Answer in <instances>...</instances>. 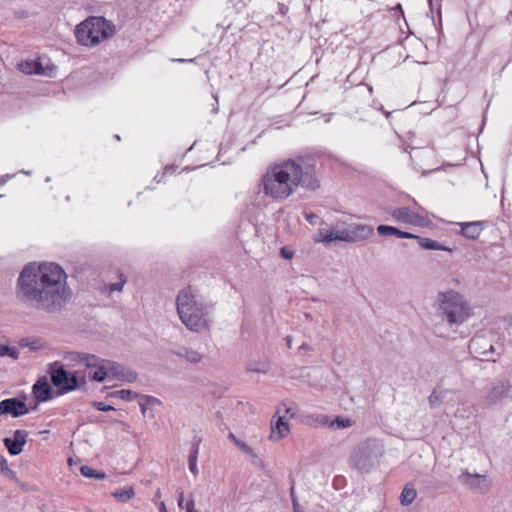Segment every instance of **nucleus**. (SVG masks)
I'll return each mask as SVG.
<instances>
[{"mask_svg": "<svg viewBox=\"0 0 512 512\" xmlns=\"http://www.w3.org/2000/svg\"><path fill=\"white\" fill-rule=\"evenodd\" d=\"M66 278L64 269L56 263H29L18 277L16 297L27 307L59 313L72 297Z\"/></svg>", "mask_w": 512, "mask_h": 512, "instance_id": "1", "label": "nucleus"}, {"mask_svg": "<svg viewBox=\"0 0 512 512\" xmlns=\"http://www.w3.org/2000/svg\"><path fill=\"white\" fill-rule=\"evenodd\" d=\"M265 195L276 199L288 198L297 187L315 191L320 187L313 159L299 157L274 165L262 178Z\"/></svg>", "mask_w": 512, "mask_h": 512, "instance_id": "2", "label": "nucleus"}, {"mask_svg": "<svg viewBox=\"0 0 512 512\" xmlns=\"http://www.w3.org/2000/svg\"><path fill=\"white\" fill-rule=\"evenodd\" d=\"M176 305L179 318L188 330L200 333L209 329L213 305L201 299L191 286L179 292Z\"/></svg>", "mask_w": 512, "mask_h": 512, "instance_id": "3", "label": "nucleus"}, {"mask_svg": "<svg viewBox=\"0 0 512 512\" xmlns=\"http://www.w3.org/2000/svg\"><path fill=\"white\" fill-rule=\"evenodd\" d=\"M436 315L450 327L463 324L471 315L464 297L453 290L440 292L437 297Z\"/></svg>", "mask_w": 512, "mask_h": 512, "instance_id": "4", "label": "nucleus"}, {"mask_svg": "<svg viewBox=\"0 0 512 512\" xmlns=\"http://www.w3.org/2000/svg\"><path fill=\"white\" fill-rule=\"evenodd\" d=\"M115 32V25L100 16H90L75 28L77 41L84 46H95L110 38Z\"/></svg>", "mask_w": 512, "mask_h": 512, "instance_id": "5", "label": "nucleus"}, {"mask_svg": "<svg viewBox=\"0 0 512 512\" xmlns=\"http://www.w3.org/2000/svg\"><path fill=\"white\" fill-rule=\"evenodd\" d=\"M47 372L50 375L52 385L57 389V395H64L86 384L84 374L78 376V371L66 370L60 361L50 363Z\"/></svg>", "mask_w": 512, "mask_h": 512, "instance_id": "6", "label": "nucleus"}, {"mask_svg": "<svg viewBox=\"0 0 512 512\" xmlns=\"http://www.w3.org/2000/svg\"><path fill=\"white\" fill-rule=\"evenodd\" d=\"M381 456L379 445L372 440H367L355 447L350 456V464L361 474L371 472Z\"/></svg>", "mask_w": 512, "mask_h": 512, "instance_id": "7", "label": "nucleus"}, {"mask_svg": "<svg viewBox=\"0 0 512 512\" xmlns=\"http://www.w3.org/2000/svg\"><path fill=\"white\" fill-rule=\"evenodd\" d=\"M492 336L485 334H478L472 337L469 342V350L475 354V357L480 358L484 361H496L494 355L500 356V352H496V349L492 343Z\"/></svg>", "mask_w": 512, "mask_h": 512, "instance_id": "8", "label": "nucleus"}, {"mask_svg": "<svg viewBox=\"0 0 512 512\" xmlns=\"http://www.w3.org/2000/svg\"><path fill=\"white\" fill-rule=\"evenodd\" d=\"M19 69L25 74H36L54 77L56 66L50 63V59L48 57L44 56L20 63Z\"/></svg>", "mask_w": 512, "mask_h": 512, "instance_id": "9", "label": "nucleus"}, {"mask_svg": "<svg viewBox=\"0 0 512 512\" xmlns=\"http://www.w3.org/2000/svg\"><path fill=\"white\" fill-rule=\"evenodd\" d=\"M391 216L400 223L427 228L432 225L431 220L419 212L412 211L409 207H400L392 211Z\"/></svg>", "mask_w": 512, "mask_h": 512, "instance_id": "10", "label": "nucleus"}, {"mask_svg": "<svg viewBox=\"0 0 512 512\" xmlns=\"http://www.w3.org/2000/svg\"><path fill=\"white\" fill-rule=\"evenodd\" d=\"M459 482L475 493H484L490 486V479L486 475L470 474L468 471L462 472L458 476Z\"/></svg>", "mask_w": 512, "mask_h": 512, "instance_id": "11", "label": "nucleus"}, {"mask_svg": "<svg viewBox=\"0 0 512 512\" xmlns=\"http://www.w3.org/2000/svg\"><path fill=\"white\" fill-rule=\"evenodd\" d=\"M26 395L23 399L20 397L7 398L0 402V415L10 414L12 417H20L29 413V408L25 403Z\"/></svg>", "mask_w": 512, "mask_h": 512, "instance_id": "12", "label": "nucleus"}, {"mask_svg": "<svg viewBox=\"0 0 512 512\" xmlns=\"http://www.w3.org/2000/svg\"><path fill=\"white\" fill-rule=\"evenodd\" d=\"M512 393V385L508 378L499 379L492 383L490 390L486 395L488 404H496L503 398H507Z\"/></svg>", "mask_w": 512, "mask_h": 512, "instance_id": "13", "label": "nucleus"}, {"mask_svg": "<svg viewBox=\"0 0 512 512\" xmlns=\"http://www.w3.org/2000/svg\"><path fill=\"white\" fill-rule=\"evenodd\" d=\"M345 242L354 243L369 239L374 234V228L366 224L352 223L344 227Z\"/></svg>", "mask_w": 512, "mask_h": 512, "instance_id": "14", "label": "nucleus"}, {"mask_svg": "<svg viewBox=\"0 0 512 512\" xmlns=\"http://www.w3.org/2000/svg\"><path fill=\"white\" fill-rule=\"evenodd\" d=\"M32 396L37 403L47 402L54 398L55 392L46 376L38 378L32 386Z\"/></svg>", "mask_w": 512, "mask_h": 512, "instance_id": "15", "label": "nucleus"}, {"mask_svg": "<svg viewBox=\"0 0 512 512\" xmlns=\"http://www.w3.org/2000/svg\"><path fill=\"white\" fill-rule=\"evenodd\" d=\"M28 431L18 429L13 432V437L3 439V444L12 456H17L22 453L23 447L27 443Z\"/></svg>", "mask_w": 512, "mask_h": 512, "instance_id": "16", "label": "nucleus"}, {"mask_svg": "<svg viewBox=\"0 0 512 512\" xmlns=\"http://www.w3.org/2000/svg\"><path fill=\"white\" fill-rule=\"evenodd\" d=\"M110 370V376L121 381H125L128 383H133L137 380V373L127 367H124L118 362L111 361L110 367L108 368Z\"/></svg>", "mask_w": 512, "mask_h": 512, "instance_id": "17", "label": "nucleus"}, {"mask_svg": "<svg viewBox=\"0 0 512 512\" xmlns=\"http://www.w3.org/2000/svg\"><path fill=\"white\" fill-rule=\"evenodd\" d=\"M137 399H139L142 415L151 419L155 418V409L157 406H161L162 402L154 396L144 394H139Z\"/></svg>", "mask_w": 512, "mask_h": 512, "instance_id": "18", "label": "nucleus"}, {"mask_svg": "<svg viewBox=\"0 0 512 512\" xmlns=\"http://www.w3.org/2000/svg\"><path fill=\"white\" fill-rule=\"evenodd\" d=\"M460 234L469 239L476 240L484 229L485 222L483 221H472V222H460Z\"/></svg>", "mask_w": 512, "mask_h": 512, "instance_id": "19", "label": "nucleus"}, {"mask_svg": "<svg viewBox=\"0 0 512 512\" xmlns=\"http://www.w3.org/2000/svg\"><path fill=\"white\" fill-rule=\"evenodd\" d=\"M170 353L177 357L184 358L186 361L192 364L199 363L203 358V355L201 353L185 346L179 347L177 349H172L170 350Z\"/></svg>", "mask_w": 512, "mask_h": 512, "instance_id": "20", "label": "nucleus"}, {"mask_svg": "<svg viewBox=\"0 0 512 512\" xmlns=\"http://www.w3.org/2000/svg\"><path fill=\"white\" fill-rule=\"evenodd\" d=\"M320 238L317 241L330 243L333 241H344L345 242V231L344 227L340 228L338 226L333 227L331 230L321 229L319 231Z\"/></svg>", "mask_w": 512, "mask_h": 512, "instance_id": "21", "label": "nucleus"}, {"mask_svg": "<svg viewBox=\"0 0 512 512\" xmlns=\"http://www.w3.org/2000/svg\"><path fill=\"white\" fill-rule=\"evenodd\" d=\"M411 239H415L418 242L419 246L425 250H440L447 252L453 251L452 248L445 246L439 243L438 241L432 240L430 238H425L414 234V237H412Z\"/></svg>", "mask_w": 512, "mask_h": 512, "instance_id": "22", "label": "nucleus"}, {"mask_svg": "<svg viewBox=\"0 0 512 512\" xmlns=\"http://www.w3.org/2000/svg\"><path fill=\"white\" fill-rule=\"evenodd\" d=\"M377 233L380 236H384V237L385 236H395V237L403 238V239H410V238L414 237L413 233H410L407 231H402V230L398 229L397 227L390 226V225H384V224H381L377 227Z\"/></svg>", "mask_w": 512, "mask_h": 512, "instance_id": "23", "label": "nucleus"}, {"mask_svg": "<svg viewBox=\"0 0 512 512\" xmlns=\"http://www.w3.org/2000/svg\"><path fill=\"white\" fill-rule=\"evenodd\" d=\"M110 360H106L102 362L101 365L96 367V370L93 373L89 374V378L91 381L95 382H103L108 376H110Z\"/></svg>", "mask_w": 512, "mask_h": 512, "instance_id": "24", "label": "nucleus"}, {"mask_svg": "<svg viewBox=\"0 0 512 512\" xmlns=\"http://www.w3.org/2000/svg\"><path fill=\"white\" fill-rule=\"evenodd\" d=\"M417 491L412 484L408 483L400 494V503L403 506H409L416 499Z\"/></svg>", "mask_w": 512, "mask_h": 512, "instance_id": "25", "label": "nucleus"}, {"mask_svg": "<svg viewBox=\"0 0 512 512\" xmlns=\"http://www.w3.org/2000/svg\"><path fill=\"white\" fill-rule=\"evenodd\" d=\"M271 430V439L274 438L275 434H277V439H282L289 431V426L288 423L283 420V417H279L277 421L271 425Z\"/></svg>", "mask_w": 512, "mask_h": 512, "instance_id": "26", "label": "nucleus"}, {"mask_svg": "<svg viewBox=\"0 0 512 512\" xmlns=\"http://www.w3.org/2000/svg\"><path fill=\"white\" fill-rule=\"evenodd\" d=\"M199 443H200V440L193 443L191 450L189 452V456H188L189 470L191 471V473L194 476H196L198 474L197 458H198V453H199Z\"/></svg>", "mask_w": 512, "mask_h": 512, "instance_id": "27", "label": "nucleus"}, {"mask_svg": "<svg viewBox=\"0 0 512 512\" xmlns=\"http://www.w3.org/2000/svg\"><path fill=\"white\" fill-rule=\"evenodd\" d=\"M112 496L121 503H126L135 496L132 486H127L112 493Z\"/></svg>", "mask_w": 512, "mask_h": 512, "instance_id": "28", "label": "nucleus"}, {"mask_svg": "<svg viewBox=\"0 0 512 512\" xmlns=\"http://www.w3.org/2000/svg\"><path fill=\"white\" fill-rule=\"evenodd\" d=\"M140 393L134 392L130 389H122L110 392L107 397L111 398H119L122 400L131 401L133 399H137Z\"/></svg>", "mask_w": 512, "mask_h": 512, "instance_id": "29", "label": "nucleus"}, {"mask_svg": "<svg viewBox=\"0 0 512 512\" xmlns=\"http://www.w3.org/2000/svg\"><path fill=\"white\" fill-rule=\"evenodd\" d=\"M80 472L86 478H93L97 480H104L106 478V474L104 472L96 470L88 465H82L80 467Z\"/></svg>", "mask_w": 512, "mask_h": 512, "instance_id": "30", "label": "nucleus"}, {"mask_svg": "<svg viewBox=\"0 0 512 512\" xmlns=\"http://www.w3.org/2000/svg\"><path fill=\"white\" fill-rule=\"evenodd\" d=\"M106 359H102L96 355L85 353L83 363L87 368H96L101 365Z\"/></svg>", "mask_w": 512, "mask_h": 512, "instance_id": "31", "label": "nucleus"}, {"mask_svg": "<svg viewBox=\"0 0 512 512\" xmlns=\"http://www.w3.org/2000/svg\"><path fill=\"white\" fill-rule=\"evenodd\" d=\"M0 471L4 476H6L10 479L16 478V472L9 469L6 458L1 454H0Z\"/></svg>", "mask_w": 512, "mask_h": 512, "instance_id": "32", "label": "nucleus"}, {"mask_svg": "<svg viewBox=\"0 0 512 512\" xmlns=\"http://www.w3.org/2000/svg\"><path fill=\"white\" fill-rule=\"evenodd\" d=\"M0 356H7L13 359H17L19 356V352L15 347H11L9 345H0Z\"/></svg>", "mask_w": 512, "mask_h": 512, "instance_id": "33", "label": "nucleus"}, {"mask_svg": "<svg viewBox=\"0 0 512 512\" xmlns=\"http://www.w3.org/2000/svg\"><path fill=\"white\" fill-rule=\"evenodd\" d=\"M228 438L234 442V444L246 454H251L252 449L244 441L239 440L232 432L228 434Z\"/></svg>", "mask_w": 512, "mask_h": 512, "instance_id": "34", "label": "nucleus"}, {"mask_svg": "<svg viewBox=\"0 0 512 512\" xmlns=\"http://www.w3.org/2000/svg\"><path fill=\"white\" fill-rule=\"evenodd\" d=\"M85 353L70 351L65 353V359L71 362L83 363Z\"/></svg>", "mask_w": 512, "mask_h": 512, "instance_id": "35", "label": "nucleus"}, {"mask_svg": "<svg viewBox=\"0 0 512 512\" xmlns=\"http://www.w3.org/2000/svg\"><path fill=\"white\" fill-rule=\"evenodd\" d=\"M120 281L116 283H111L107 286V290L109 293H112L114 291H122L124 284L126 283L127 279L123 274H120Z\"/></svg>", "mask_w": 512, "mask_h": 512, "instance_id": "36", "label": "nucleus"}, {"mask_svg": "<svg viewBox=\"0 0 512 512\" xmlns=\"http://www.w3.org/2000/svg\"><path fill=\"white\" fill-rule=\"evenodd\" d=\"M352 425V421L349 418L337 416L332 422V426H336L339 429L348 428Z\"/></svg>", "mask_w": 512, "mask_h": 512, "instance_id": "37", "label": "nucleus"}, {"mask_svg": "<svg viewBox=\"0 0 512 512\" xmlns=\"http://www.w3.org/2000/svg\"><path fill=\"white\" fill-rule=\"evenodd\" d=\"M428 401L431 408H436L440 405L442 399L441 396L434 390L428 397Z\"/></svg>", "mask_w": 512, "mask_h": 512, "instance_id": "38", "label": "nucleus"}, {"mask_svg": "<svg viewBox=\"0 0 512 512\" xmlns=\"http://www.w3.org/2000/svg\"><path fill=\"white\" fill-rule=\"evenodd\" d=\"M290 496L293 505V512H302L300 504L298 503V500L295 495L294 485H292L290 488Z\"/></svg>", "mask_w": 512, "mask_h": 512, "instance_id": "39", "label": "nucleus"}, {"mask_svg": "<svg viewBox=\"0 0 512 512\" xmlns=\"http://www.w3.org/2000/svg\"><path fill=\"white\" fill-rule=\"evenodd\" d=\"M93 407L95 409H97L98 411H102V412H108V411H112V410H115V408L109 404H105L103 402H93Z\"/></svg>", "mask_w": 512, "mask_h": 512, "instance_id": "40", "label": "nucleus"}, {"mask_svg": "<svg viewBox=\"0 0 512 512\" xmlns=\"http://www.w3.org/2000/svg\"><path fill=\"white\" fill-rule=\"evenodd\" d=\"M184 509L186 510V512H197V510L195 509V501L192 496L186 502Z\"/></svg>", "mask_w": 512, "mask_h": 512, "instance_id": "41", "label": "nucleus"}, {"mask_svg": "<svg viewBox=\"0 0 512 512\" xmlns=\"http://www.w3.org/2000/svg\"><path fill=\"white\" fill-rule=\"evenodd\" d=\"M280 256L284 259H291L293 257V252L287 247H282L280 249Z\"/></svg>", "mask_w": 512, "mask_h": 512, "instance_id": "42", "label": "nucleus"}, {"mask_svg": "<svg viewBox=\"0 0 512 512\" xmlns=\"http://www.w3.org/2000/svg\"><path fill=\"white\" fill-rule=\"evenodd\" d=\"M13 14H14V17L17 18V19H24V18H27L29 16L28 11H26L24 9L15 10L13 12Z\"/></svg>", "mask_w": 512, "mask_h": 512, "instance_id": "43", "label": "nucleus"}, {"mask_svg": "<svg viewBox=\"0 0 512 512\" xmlns=\"http://www.w3.org/2000/svg\"><path fill=\"white\" fill-rule=\"evenodd\" d=\"M305 218L310 224L314 225V224H316V220L318 219V216L314 213H309V214H306Z\"/></svg>", "mask_w": 512, "mask_h": 512, "instance_id": "44", "label": "nucleus"}, {"mask_svg": "<svg viewBox=\"0 0 512 512\" xmlns=\"http://www.w3.org/2000/svg\"><path fill=\"white\" fill-rule=\"evenodd\" d=\"M177 504L180 509H184L185 506H184V493L183 492H179Z\"/></svg>", "mask_w": 512, "mask_h": 512, "instance_id": "45", "label": "nucleus"}, {"mask_svg": "<svg viewBox=\"0 0 512 512\" xmlns=\"http://www.w3.org/2000/svg\"><path fill=\"white\" fill-rule=\"evenodd\" d=\"M289 8L284 3H278V11L280 14L285 15L288 12Z\"/></svg>", "mask_w": 512, "mask_h": 512, "instance_id": "46", "label": "nucleus"}, {"mask_svg": "<svg viewBox=\"0 0 512 512\" xmlns=\"http://www.w3.org/2000/svg\"><path fill=\"white\" fill-rule=\"evenodd\" d=\"M247 370L250 372L266 373L265 369H259V368H256V366H252V365H249Z\"/></svg>", "mask_w": 512, "mask_h": 512, "instance_id": "47", "label": "nucleus"}, {"mask_svg": "<svg viewBox=\"0 0 512 512\" xmlns=\"http://www.w3.org/2000/svg\"><path fill=\"white\" fill-rule=\"evenodd\" d=\"M394 10L395 11H398L402 17H404V12H403V8H402V5L401 4H397L395 7H394Z\"/></svg>", "mask_w": 512, "mask_h": 512, "instance_id": "48", "label": "nucleus"}, {"mask_svg": "<svg viewBox=\"0 0 512 512\" xmlns=\"http://www.w3.org/2000/svg\"><path fill=\"white\" fill-rule=\"evenodd\" d=\"M285 340H286L287 346L290 348L291 343H292V336H290V335L286 336Z\"/></svg>", "mask_w": 512, "mask_h": 512, "instance_id": "49", "label": "nucleus"}, {"mask_svg": "<svg viewBox=\"0 0 512 512\" xmlns=\"http://www.w3.org/2000/svg\"><path fill=\"white\" fill-rule=\"evenodd\" d=\"M159 511L160 512H167L166 506L164 502H161L159 505Z\"/></svg>", "mask_w": 512, "mask_h": 512, "instance_id": "50", "label": "nucleus"}, {"mask_svg": "<svg viewBox=\"0 0 512 512\" xmlns=\"http://www.w3.org/2000/svg\"><path fill=\"white\" fill-rule=\"evenodd\" d=\"M285 413H286V415H290L291 417L294 416V412H293L292 408H287Z\"/></svg>", "mask_w": 512, "mask_h": 512, "instance_id": "51", "label": "nucleus"}, {"mask_svg": "<svg viewBox=\"0 0 512 512\" xmlns=\"http://www.w3.org/2000/svg\"><path fill=\"white\" fill-rule=\"evenodd\" d=\"M34 401H35V403H34V405H32V406L29 408V411H30V410H36V409H37V407H38V405L40 404V403H37V400H34Z\"/></svg>", "mask_w": 512, "mask_h": 512, "instance_id": "52", "label": "nucleus"}, {"mask_svg": "<svg viewBox=\"0 0 512 512\" xmlns=\"http://www.w3.org/2000/svg\"><path fill=\"white\" fill-rule=\"evenodd\" d=\"M178 62H193L194 59H177Z\"/></svg>", "mask_w": 512, "mask_h": 512, "instance_id": "53", "label": "nucleus"}, {"mask_svg": "<svg viewBox=\"0 0 512 512\" xmlns=\"http://www.w3.org/2000/svg\"><path fill=\"white\" fill-rule=\"evenodd\" d=\"M407 135L409 139L415 136L414 132H408Z\"/></svg>", "mask_w": 512, "mask_h": 512, "instance_id": "54", "label": "nucleus"}, {"mask_svg": "<svg viewBox=\"0 0 512 512\" xmlns=\"http://www.w3.org/2000/svg\"><path fill=\"white\" fill-rule=\"evenodd\" d=\"M385 113V117L388 119L390 117V115L392 114V112H384Z\"/></svg>", "mask_w": 512, "mask_h": 512, "instance_id": "55", "label": "nucleus"}, {"mask_svg": "<svg viewBox=\"0 0 512 512\" xmlns=\"http://www.w3.org/2000/svg\"><path fill=\"white\" fill-rule=\"evenodd\" d=\"M428 2H429L430 8L432 9L433 8V0H428Z\"/></svg>", "mask_w": 512, "mask_h": 512, "instance_id": "56", "label": "nucleus"}, {"mask_svg": "<svg viewBox=\"0 0 512 512\" xmlns=\"http://www.w3.org/2000/svg\"><path fill=\"white\" fill-rule=\"evenodd\" d=\"M437 13H438L439 17H441V8H440V6L438 7Z\"/></svg>", "mask_w": 512, "mask_h": 512, "instance_id": "57", "label": "nucleus"}, {"mask_svg": "<svg viewBox=\"0 0 512 512\" xmlns=\"http://www.w3.org/2000/svg\"><path fill=\"white\" fill-rule=\"evenodd\" d=\"M301 349H306L307 348V345L305 343H303L300 347Z\"/></svg>", "mask_w": 512, "mask_h": 512, "instance_id": "58", "label": "nucleus"}, {"mask_svg": "<svg viewBox=\"0 0 512 512\" xmlns=\"http://www.w3.org/2000/svg\"><path fill=\"white\" fill-rule=\"evenodd\" d=\"M438 170H440V168H435L434 169V171H438ZM431 172H433V170H430L428 173H431Z\"/></svg>", "mask_w": 512, "mask_h": 512, "instance_id": "59", "label": "nucleus"}, {"mask_svg": "<svg viewBox=\"0 0 512 512\" xmlns=\"http://www.w3.org/2000/svg\"><path fill=\"white\" fill-rule=\"evenodd\" d=\"M114 137H115L116 140H120L119 135L116 134Z\"/></svg>", "mask_w": 512, "mask_h": 512, "instance_id": "60", "label": "nucleus"}, {"mask_svg": "<svg viewBox=\"0 0 512 512\" xmlns=\"http://www.w3.org/2000/svg\"><path fill=\"white\" fill-rule=\"evenodd\" d=\"M418 208H419V210H421V211H423V212L425 211V210L423 209V207L418 206Z\"/></svg>", "mask_w": 512, "mask_h": 512, "instance_id": "61", "label": "nucleus"}]
</instances>
